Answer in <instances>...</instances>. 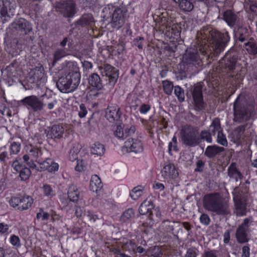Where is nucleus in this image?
<instances>
[{"label":"nucleus","mask_w":257,"mask_h":257,"mask_svg":"<svg viewBox=\"0 0 257 257\" xmlns=\"http://www.w3.org/2000/svg\"><path fill=\"white\" fill-rule=\"evenodd\" d=\"M197 37L202 41L201 45L206 44V42L210 44V50L215 56L222 52L230 41L228 32L221 33L209 26L203 27Z\"/></svg>","instance_id":"1"},{"label":"nucleus","mask_w":257,"mask_h":257,"mask_svg":"<svg viewBox=\"0 0 257 257\" xmlns=\"http://www.w3.org/2000/svg\"><path fill=\"white\" fill-rule=\"evenodd\" d=\"M203 205L206 210L216 215L226 216L230 214L228 201L218 193L205 195L203 199Z\"/></svg>","instance_id":"2"},{"label":"nucleus","mask_w":257,"mask_h":257,"mask_svg":"<svg viewBox=\"0 0 257 257\" xmlns=\"http://www.w3.org/2000/svg\"><path fill=\"white\" fill-rule=\"evenodd\" d=\"M80 73L72 71L60 77L56 82L58 89L63 93H70L76 90L80 81Z\"/></svg>","instance_id":"3"},{"label":"nucleus","mask_w":257,"mask_h":257,"mask_svg":"<svg viewBox=\"0 0 257 257\" xmlns=\"http://www.w3.org/2000/svg\"><path fill=\"white\" fill-rule=\"evenodd\" d=\"M186 96L189 98H192L195 109L196 111H201L205 109L206 104L203 100L202 86L200 83L188 88Z\"/></svg>","instance_id":"4"},{"label":"nucleus","mask_w":257,"mask_h":257,"mask_svg":"<svg viewBox=\"0 0 257 257\" xmlns=\"http://www.w3.org/2000/svg\"><path fill=\"white\" fill-rule=\"evenodd\" d=\"M182 142L187 146L194 147L198 145L197 130L192 126L185 125L182 126L180 132Z\"/></svg>","instance_id":"5"},{"label":"nucleus","mask_w":257,"mask_h":257,"mask_svg":"<svg viewBox=\"0 0 257 257\" xmlns=\"http://www.w3.org/2000/svg\"><path fill=\"white\" fill-rule=\"evenodd\" d=\"M56 11L64 17L72 18L76 13V4L74 0H64L55 3Z\"/></svg>","instance_id":"6"},{"label":"nucleus","mask_w":257,"mask_h":257,"mask_svg":"<svg viewBox=\"0 0 257 257\" xmlns=\"http://www.w3.org/2000/svg\"><path fill=\"white\" fill-rule=\"evenodd\" d=\"M253 104L252 99H248L244 94L240 93L234 102V112H251L254 108Z\"/></svg>","instance_id":"7"},{"label":"nucleus","mask_w":257,"mask_h":257,"mask_svg":"<svg viewBox=\"0 0 257 257\" xmlns=\"http://www.w3.org/2000/svg\"><path fill=\"white\" fill-rule=\"evenodd\" d=\"M171 20L167 19L166 22L163 23L160 28V31L169 39L178 40L180 37L181 28L178 24H171Z\"/></svg>","instance_id":"8"},{"label":"nucleus","mask_w":257,"mask_h":257,"mask_svg":"<svg viewBox=\"0 0 257 257\" xmlns=\"http://www.w3.org/2000/svg\"><path fill=\"white\" fill-rule=\"evenodd\" d=\"M19 106H24L28 109H31L34 111H41L43 109L44 103L35 95L26 96L17 102Z\"/></svg>","instance_id":"9"},{"label":"nucleus","mask_w":257,"mask_h":257,"mask_svg":"<svg viewBox=\"0 0 257 257\" xmlns=\"http://www.w3.org/2000/svg\"><path fill=\"white\" fill-rule=\"evenodd\" d=\"M235 204L234 213L237 216H244L246 214V200L241 193L239 191L238 187H236L232 192Z\"/></svg>","instance_id":"10"},{"label":"nucleus","mask_w":257,"mask_h":257,"mask_svg":"<svg viewBox=\"0 0 257 257\" xmlns=\"http://www.w3.org/2000/svg\"><path fill=\"white\" fill-rule=\"evenodd\" d=\"M251 222V218H245L236 229L235 236L238 243L243 244L249 241L248 233L249 232V227Z\"/></svg>","instance_id":"11"},{"label":"nucleus","mask_w":257,"mask_h":257,"mask_svg":"<svg viewBox=\"0 0 257 257\" xmlns=\"http://www.w3.org/2000/svg\"><path fill=\"white\" fill-rule=\"evenodd\" d=\"M183 62L187 67H194L195 68L201 63V60L195 50L187 51L183 56Z\"/></svg>","instance_id":"12"},{"label":"nucleus","mask_w":257,"mask_h":257,"mask_svg":"<svg viewBox=\"0 0 257 257\" xmlns=\"http://www.w3.org/2000/svg\"><path fill=\"white\" fill-rule=\"evenodd\" d=\"M125 13V11L120 8H117L115 9L112 15L111 22V25L112 28L119 29L123 25Z\"/></svg>","instance_id":"13"},{"label":"nucleus","mask_w":257,"mask_h":257,"mask_svg":"<svg viewBox=\"0 0 257 257\" xmlns=\"http://www.w3.org/2000/svg\"><path fill=\"white\" fill-rule=\"evenodd\" d=\"M237 59L238 56L235 54L228 51L222 59L224 61L223 67L224 71L227 73L233 72L235 69Z\"/></svg>","instance_id":"14"},{"label":"nucleus","mask_w":257,"mask_h":257,"mask_svg":"<svg viewBox=\"0 0 257 257\" xmlns=\"http://www.w3.org/2000/svg\"><path fill=\"white\" fill-rule=\"evenodd\" d=\"M11 26L13 29L25 35L28 34L32 31V27L31 24L23 18L13 22L11 24Z\"/></svg>","instance_id":"15"},{"label":"nucleus","mask_w":257,"mask_h":257,"mask_svg":"<svg viewBox=\"0 0 257 257\" xmlns=\"http://www.w3.org/2000/svg\"><path fill=\"white\" fill-rule=\"evenodd\" d=\"M64 128L61 125L55 124L52 126L50 131H45L48 139L57 141L62 138L64 133Z\"/></svg>","instance_id":"16"},{"label":"nucleus","mask_w":257,"mask_h":257,"mask_svg":"<svg viewBox=\"0 0 257 257\" xmlns=\"http://www.w3.org/2000/svg\"><path fill=\"white\" fill-rule=\"evenodd\" d=\"M14 15V8L11 6L10 0H0V18L4 17V21H7V17L10 18Z\"/></svg>","instance_id":"17"},{"label":"nucleus","mask_w":257,"mask_h":257,"mask_svg":"<svg viewBox=\"0 0 257 257\" xmlns=\"http://www.w3.org/2000/svg\"><path fill=\"white\" fill-rule=\"evenodd\" d=\"M29 78L32 83L45 82L46 77L43 67L40 66L34 68L30 73Z\"/></svg>","instance_id":"18"},{"label":"nucleus","mask_w":257,"mask_h":257,"mask_svg":"<svg viewBox=\"0 0 257 257\" xmlns=\"http://www.w3.org/2000/svg\"><path fill=\"white\" fill-rule=\"evenodd\" d=\"M40 164V169H38L39 171H43L47 170L49 172L57 171L58 169V165L46 156V159L38 163Z\"/></svg>","instance_id":"19"},{"label":"nucleus","mask_w":257,"mask_h":257,"mask_svg":"<svg viewBox=\"0 0 257 257\" xmlns=\"http://www.w3.org/2000/svg\"><path fill=\"white\" fill-rule=\"evenodd\" d=\"M124 147L130 152L139 153L143 150V146L141 141L138 139L128 138L124 143Z\"/></svg>","instance_id":"20"},{"label":"nucleus","mask_w":257,"mask_h":257,"mask_svg":"<svg viewBox=\"0 0 257 257\" xmlns=\"http://www.w3.org/2000/svg\"><path fill=\"white\" fill-rule=\"evenodd\" d=\"M233 33L237 40L241 42L247 40L249 36L247 28L241 25H237L234 28Z\"/></svg>","instance_id":"21"},{"label":"nucleus","mask_w":257,"mask_h":257,"mask_svg":"<svg viewBox=\"0 0 257 257\" xmlns=\"http://www.w3.org/2000/svg\"><path fill=\"white\" fill-rule=\"evenodd\" d=\"M104 72L109 79V83L114 84L118 78V70L109 64H105L104 66Z\"/></svg>","instance_id":"22"},{"label":"nucleus","mask_w":257,"mask_h":257,"mask_svg":"<svg viewBox=\"0 0 257 257\" xmlns=\"http://www.w3.org/2000/svg\"><path fill=\"white\" fill-rule=\"evenodd\" d=\"M227 175L230 179H234L236 182L242 179L243 177L237 169L235 163H231L228 167Z\"/></svg>","instance_id":"23"},{"label":"nucleus","mask_w":257,"mask_h":257,"mask_svg":"<svg viewBox=\"0 0 257 257\" xmlns=\"http://www.w3.org/2000/svg\"><path fill=\"white\" fill-rule=\"evenodd\" d=\"M162 173L164 177L166 179L175 178L178 175V173L174 165L171 163H169L164 167Z\"/></svg>","instance_id":"24"},{"label":"nucleus","mask_w":257,"mask_h":257,"mask_svg":"<svg viewBox=\"0 0 257 257\" xmlns=\"http://www.w3.org/2000/svg\"><path fill=\"white\" fill-rule=\"evenodd\" d=\"M223 19L231 28L234 27L238 20L237 16L230 10L223 13Z\"/></svg>","instance_id":"25"},{"label":"nucleus","mask_w":257,"mask_h":257,"mask_svg":"<svg viewBox=\"0 0 257 257\" xmlns=\"http://www.w3.org/2000/svg\"><path fill=\"white\" fill-rule=\"evenodd\" d=\"M225 149L223 147L216 145L209 146L206 148L204 154L208 158H212L216 155H219Z\"/></svg>","instance_id":"26"},{"label":"nucleus","mask_w":257,"mask_h":257,"mask_svg":"<svg viewBox=\"0 0 257 257\" xmlns=\"http://www.w3.org/2000/svg\"><path fill=\"white\" fill-rule=\"evenodd\" d=\"M46 154H48L46 150L38 148H33L30 150V154L36 159V161L39 163L46 159Z\"/></svg>","instance_id":"27"},{"label":"nucleus","mask_w":257,"mask_h":257,"mask_svg":"<svg viewBox=\"0 0 257 257\" xmlns=\"http://www.w3.org/2000/svg\"><path fill=\"white\" fill-rule=\"evenodd\" d=\"M68 54V50L67 49L57 48L53 54L52 65L54 66L58 61Z\"/></svg>","instance_id":"28"},{"label":"nucleus","mask_w":257,"mask_h":257,"mask_svg":"<svg viewBox=\"0 0 257 257\" xmlns=\"http://www.w3.org/2000/svg\"><path fill=\"white\" fill-rule=\"evenodd\" d=\"M177 5L179 9L184 13L191 12L194 9L191 0H180Z\"/></svg>","instance_id":"29"},{"label":"nucleus","mask_w":257,"mask_h":257,"mask_svg":"<svg viewBox=\"0 0 257 257\" xmlns=\"http://www.w3.org/2000/svg\"><path fill=\"white\" fill-rule=\"evenodd\" d=\"M94 18L91 14H84L77 21V25L82 27L91 25L93 22Z\"/></svg>","instance_id":"30"},{"label":"nucleus","mask_w":257,"mask_h":257,"mask_svg":"<svg viewBox=\"0 0 257 257\" xmlns=\"http://www.w3.org/2000/svg\"><path fill=\"white\" fill-rule=\"evenodd\" d=\"M154 208L153 203L151 200H145L140 205L139 211L141 215H145L151 212Z\"/></svg>","instance_id":"31"},{"label":"nucleus","mask_w":257,"mask_h":257,"mask_svg":"<svg viewBox=\"0 0 257 257\" xmlns=\"http://www.w3.org/2000/svg\"><path fill=\"white\" fill-rule=\"evenodd\" d=\"M90 187L93 192H97L102 188V182L97 175H95L92 176L90 182Z\"/></svg>","instance_id":"32"},{"label":"nucleus","mask_w":257,"mask_h":257,"mask_svg":"<svg viewBox=\"0 0 257 257\" xmlns=\"http://www.w3.org/2000/svg\"><path fill=\"white\" fill-rule=\"evenodd\" d=\"M88 82L90 85L96 87L98 90H101L103 87L102 84L101 83L100 78L96 73H94L91 75Z\"/></svg>","instance_id":"33"},{"label":"nucleus","mask_w":257,"mask_h":257,"mask_svg":"<svg viewBox=\"0 0 257 257\" xmlns=\"http://www.w3.org/2000/svg\"><path fill=\"white\" fill-rule=\"evenodd\" d=\"M68 197L71 201L76 202L79 199V192L77 187L74 185L69 186L67 192Z\"/></svg>","instance_id":"34"},{"label":"nucleus","mask_w":257,"mask_h":257,"mask_svg":"<svg viewBox=\"0 0 257 257\" xmlns=\"http://www.w3.org/2000/svg\"><path fill=\"white\" fill-rule=\"evenodd\" d=\"M109 251L112 252L115 257H132L131 256L125 254L122 251L121 249L115 245H108L107 246Z\"/></svg>","instance_id":"35"},{"label":"nucleus","mask_w":257,"mask_h":257,"mask_svg":"<svg viewBox=\"0 0 257 257\" xmlns=\"http://www.w3.org/2000/svg\"><path fill=\"white\" fill-rule=\"evenodd\" d=\"M33 202L32 197L29 196H22L20 210H24L30 207Z\"/></svg>","instance_id":"36"},{"label":"nucleus","mask_w":257,"mask_h":257,"mask_svg":"<svg viewBox=\"0 0 257 257\" xmlns=\"http://www.w3.org/2000/svg\"><path fill=\"white\" fill-rule=\"evenodd\" d=\"M104 146L99 143L93 144L91 148V152L94 155L102 156L104 154Z\"/></svg>","instance_id":"37"},{"label":"nucleus","mask_w":257,"mask_h":257,"mask_svg":"<svg viewBox=\"0 0 257 257\" xmlns=\"http://www.w3.org/2000/svg\"><path fill=\"white\" fill-rule=\"evenodd\" d=\"M146 254L152 257H162L161 248L157 246H152L146 251Z\"/></svg>","instance_id":"38"},{"label":"nucleus","mask_w":257,"mask_h":257,"mask_svg":"<svg viewBox=\"0 0 257 257\" xmlns=\"http://www.w3.org/2000/svg\"><path fill=\"white\" fill-rule=\"evenodd\" d=\"M80 146L79 144H74L73 148L70 150L69 153V160L71 161H74L78 159V154L80 152Z\"/></svg>","instance_id":"39"},{"label":"nucleus","mask_w":257,"mask_h":257,"mask_svg":"<svg viewBox=\"0 0 257 257\" xmlns=\"http://www.w3.org/2000/svg\"><path fill=\"white\" fill-rule=\"evenodd\" d=\"M244 48L249 54H257V45L255 42H246L244 43Z\"/></svg>","instance_id":"40"},{"label":"nucleus","mask_w":257,"mask_h":257,"mask_svg":"<svg viewBox=\"0 0 257 257\" xmlns=\"http://www.w3.org/2000/svg\"><path fill=\"white\" fill-rule=\"evenodd\" d=\"M233 119L238 123H242L247 121L250 118V113H233Z\"/></svg>","instance_id":"41"},{"label":"nucleus","mask_w":257,"mask_h":257,"mask_svg":"<svg viewBox=\"0 0 257 257\" xmlns=\"http://www.w3.org/2000/svg\"><path fill=\"white\" fill-rule=\"evenodd\" d=\"M210 130L211 131L210 133L213 135H215L216 132L218 134V132L222 130L220 126V123L219 119L216 118L212 121L211 124L210 126Z\"/></svg>","instance_id":"42"},{"label":"nucleus","mask_w":257,"mask_h":257,"mask_svg":"<svg viewBox=\"0 0 257 257\" xmlns=\"http://www.w3.org/2000/svg\"><path fill=\"white\" fill-rule=\"evenodd\" d=\"M161 217V211L158 208L154 209L153 211H151L149 215V217L151 221L158 222Z\"/></svg>","instance_id":"43"},{"label":"nucleus","mask_w":257,"mask_h":257,"mask_svg":"<svg viewBox=\"0 0 257 257\" xmlns=\"http://www.w3.org/2000/svg\"><path fill=\"white\" fill-rule=\"evenodd\" d=\"M162 84L164 92L167 95H171L174 88L172 82L169 80H164L162 81Z\"/></svg>","instance_id":"44"},{"label":"nucleus","mask_w":257,"mask_h":257,"mask_svg":"<svg viewBox=\"0 0 257 257\" xmlns=\"http://www.w3.org/2000/svg\"><path fill=\"white\" fill-rule=\"evenodd\" d=\"M143 189L141 186L134 187L130 193L131 198L134 200L138 199L141 196Z\"/></svg>","instance_id":"45"},{"label":"nucleus","mask_w":257,"mask_h":257,"mask_svg":"<svg viewBox=\"0 0 257 257\" xmlns=\"http://www.w3.org/2000/svg\"><path fill=\"white\" fill-rule=\"evenodd\" d=\"M174 93L180 102L184 101V91L180 86L177 85L174 87Z\"/></svg>","instance_id":"46"},{"label":"nucleus","mask_w":257,"mask_h":257,"mask_svg":"<svg viewBox=\"0 0 257 257\" xmlns=\"http://www.w3.org/2000/svg\"><path fill=\"white\" fill-rule=\"evenodd\" d=\"M120 115L119 113H105L104 117L110 122L119 123Z\"/></svg>","instance_id":"47"},{"label":"nucleus","mask_w":257,"mask_h":257,"mask_svg":"<svg viewBox=\"0 0 257 257\" xmlns=\"http://www.w3.org/2000/svg\"><path fill=\"white\" fill-rule=\"evenodd\" d=\"M19 176L23 181L27 180L31 176V172L29 168L24 167L19 172Z\"/></svg>","instance_id":"48"},{"label":"nucleus","mask_w":257,"mask_h":257,"mask_svg":"<svg viewBox=\"0 0 257 257\" xmlns=\"http://www.w3.org/2000/svg\"><path fill=\"white\" fill-rule=\"evenodd\" d=\"M216 141L219 144L223 146H227L228 142L225 135L222 132V130H221L220 132H218V133L217 134Z\"/></svg>","instance_id":"49"},{"label":"nucleus","mask_w":257,"mask_h":257,"mask_svg":"<svg viewBox=\"0 0 257 257\" xmlns=\"http://www.w3.org/2000/svg\"><path fill=\"white\" fill-rule=\"evenodd\" d=\"M22 196L12 197L10 200V204L13 207H17L20 210Z\"/></svg>","instance_id":"50"},{"label":"nucleus","mask_w":257,"mask_h":257,"mask_svg":"<svg viewBox=\"0 0 257 257\" xmlns=\"http://www.w3.org/2000/svg\"><path fill=\"white\" fill-rule=\"evenodd\" d=\"M135 216V211L132 208H128L123 212L121 216V219L123 221H126L134 217Z\"/></svg>","instance_id":"51"},{"label":"nucleus","mask_w":257,"mask_h":257,"mask_svg":"<svg viewBox=\"0 0 257 257\" xmlns=\"http://www.w3.org/2000/svg\"><path fill=\"white\" fill-rule=\"evenodd\" d=\"M243 133L242 128L241 127H238L235 129L231 134V137L234 141L240 140Z\"/></svg>","instance_id":"52"},{"label":"nucleus","mask_w":257,"mask_h":257,"mask_svg":"<svg viewBox=\"0 0 257 257\" xmlns=\"http://www.w3.org/2000/svg\"><path fill=\"white\" fill-rule=\"evenodd\" d=\"M21 145L16 142H13L11 144V151L10 155L11 156L12 155L17 154L20 150Z\"/></svg>","instance_id":"53"},{"label":"nucleus","mask_w":257,"mask_h":257,"mask_svg":"<svg viewBox=\"0 0 257 257\" xmlns=\"http://www.w3.org/2000/svg\"><path fill=\"white\" fill-rule=\"evenodd\" d=\"M43 189L45 196L51 198L54 195V191L50 185L47 184L44 185L43 187Z\"/></svg>","instance_id":"54"},{"label":"nucleus","mask_w":257,"mask_h":257,"mask_svg":"<svg viewBox=\"0 0 257 257\" xmlns=\"http://www.w3.org/2000/svg\"><path fill=\"white\" fill-rule=\"evenodd\" d=\"M198 253V250L197 248L195 247H190L187 249L185 257H197Z\"/></svg>","instance_id":"55"},{"label":"nucleus","mask_w":257,"mask_h":257,"mask_svg":"<svg viewBox=\"0 0 257 257\" xmlns=\"http://www.w3.org/2000/svg\"><path fill=\"white\" fill-rule=\"evenodd\" d=\"M12 167L17 172H19L24 167V166L20 163L18 158H16L11 163Z\"/></svg>","instance_id":"56"},{"label":"nucleus","mask_w":257,"mask_h":257,"mask_svg":"<svg viewBox=\"0 0 257 257\" xmlns=\"http://www.w3.org/2000/svg\"><path fill=\"white\" fill-rule=\"evenodd\" d=\"M211 134L206 130L203 131L200 134V137L201 139L206 141L208 143L212 142V138L211 137Z\"/></svg>","instance_id":"57"},{"label":"nucleus","mask_w":257,"mask_h":257,"mask_svg":"<svg viewBox=\"0 0 257 257\" xmlns=\"http://www.w3.org/2000/svg\"><path fill=\"white\" fill-rule=\"evenodd\" d=\"M163 227H164L165 230L167 232H172L174 230L173 223L168 220L163 222Z\"/></svg>","instance_id":"58"},{"label":"nucleus","mask_w":257,"mask_h":257,"mask_svg":"<svg viewBox=\"0 0 257 257\" xmlns=\"http://www.w3.org/2000/svg\"><path fill=\"white\" fill-rule=\"evenodd\" d=\"M114 135L119 139H123V137L125 136V134L123 132L122 128L119 125H117L116 128L114 132Z\"/></svg>","instance_id":"59"},{"label":"nucleus","mask_w":257,"mask_h":257,"mask_svg":"<svg viewBox=\"0 0 257 257\" xmlns=\"http://www.w3.org/2000/svg\"><path fill=\"white\" fill-rule=\"evenodd\" d=\"M10 242L11 244L17 247L21 246L20 240L18 236L12 235L10 238Z\"/></svg>","instance_id":"60"},{"label":"nucleus","mask_w":257,"mask_h":257,"mask_svg":"<svg viewBox=\"0 0 257 257\" xmlns=\"http://www.w3.org/2000/svg\"><path fill=\"white\" fill-rule=\"evenodd\" d=\"M200 221L203 224L208 225L210 223V219L207 214L203 213L200 217Z\"/></svg>","instance_id":"61"},{"label":"nucleus","mask_w":257,"mask_h":257,"mask_svg":"<svg viewBox=\"0 0 257 257\" xmlns=\"http://www.w3.org/2000/svg\"><path fill=\"white\" fill-rule=\"evenodd\" d=\"M205 165V163L201 160H199L196 162L197 168L195 169V172H202Z\"/></svg>","instance_id":"62"},{"label":"nucleus","mask_w":257,"mask_h":257,"mask_svg":"<svg viewBox=\"0 0 257 257\" xmlns=\"http://www.w3.org/2000/svg\"><path fill=\"white\" fill-rule=\"evenodd\" d=\"M250 248L248 245H244L242 248L241 257H249Z\"/></svg>","instance_id":"63"},{"label":"nucleus","mask_w":257,"mask_h":257,"mask_svg":"<svg viewBox=\"0 0 257 257\" xmlns=\"http://www.w3.org/2000/svg\"><path fill=\"white\" fill-rule=\"evenodd\" d=\"M202 257H217V256L215 251L210 250L204 251Z\"/></svg>","instance_id":"64"}]
</instances>
